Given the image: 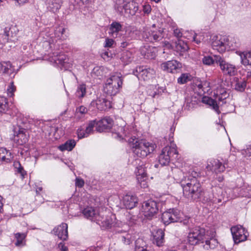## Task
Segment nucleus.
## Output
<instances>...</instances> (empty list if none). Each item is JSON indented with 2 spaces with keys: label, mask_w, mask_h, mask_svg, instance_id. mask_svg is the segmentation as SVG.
Segmentation results:
<instances>
[{
  "label": "nucleus",
  "mask_w": 251,
  "mask_h": 251,
  "mask_svg": "<svg viewBox=\"0 0 251 251\" xmlns=\"http://www.w3.org/2000/svg\"><path fill=\"white\" fill-rule=\"evenodd\" d=\"M134 155L137 157L144 158L153 152L156 146L155 144L145 140L133 139L130 145Z\"/></svg>",
  "instance_id": "nucleus-1"
},
{
  "label": "nucleus",
  "mask_w": 251,
  "mask_h": 251,
  "mask_svg": "<svg viewBox=\"0 0 251 251\" xmlns=\"http://www.w3.org/2000/svg\"><path fill=\"white\" fill-rule=\"evenodd\" d=\"M183 193L194 200L199 199L202 192L201 185L196 178L189 177L186 182L182 183Z\"/></svg>",
  "instance_id": "nucleus-2"
},
{
  "label": "nucleus",
  "mask_w": 251,
  "mask_h": 251,
  "mask_svg": "<svg viewBox=\"0 0 251 251\" xmlns=\"http://www.w3.org/2000/svg\"><path fill=\"white\" fill-rule=\"evenodd\" d=\"M122 85V76L120 74H117L107 79L103 87V91L107 95L114 96L120 91Z\"/></svg>",
  "instance_id": "nucleus-3"
},
{
  "label": "nucleus",
  "mask_w": 251,
  "mask_h": 251,
  "mask_svg": "<svg viewBox=\"0 0 251 251\" xmlns=\"http://www.w3.org/2000/svg\"><path fill=\"white\" fill-rule=\"evenodd\" d=\"M210 231H206L204 228L199 226L191 229L188 235L189 242L191 245H195L200 242L204 243V240L206 237H208Z\"/></svg>",
  "instance_id": "nucleus-4"
},
{
  "label": "nucleus",
  "mask_w": 251,
  "mask_h": 251,
  "mask_svg": "<svg viewBox=\"0 0 251 251\" xmlns=\"http://www.w3.org/2000/svg\"><path fill=\"white\" fill-rule=\"evenodd\" d=\"M135 4L133 1L116 0L115 8L122 15H133L138 9Z\"/></svg>",
  "instance_id": "nucleus-5"
},
{
  "label": "nucleus",
  "mask_w": 251,
  "mask_h": 251,
  "mask_svg": "<svg viewBox=\"0 0 251 251\" xmlns=\"http://www.w3.org/2000/svg\"><path fill=\"white\" fill-rule=\"evenodd\" d=\"M215 62L219 64L221 70L224 75L233 76L236 74V67L225 60L220 56L215 55Z\"/></svg>",
  "instance_id": "nucleus-6"
},
{
  "label": "nucleus",
  "mask_w": 251,
  "mask_h": 251,
  "mask_svg": "<svg viewBox=\"0 0 251 251\" xmlns=\"http://www.w3.org/2000/svg\"><path fill=\"white\" fill-rule=\"evenodd\" d=\"M158 206L155 201L149 200L142 204V212L145 217L151 219L157 213Z\"/></svg>",
  "instance_id": "nucleus-7"
},
{
  "label": "nucleus",
  "mask_w": 251,
  "mask_h": 251,
  "mask_svg": "<svg viewBox=\"0 0 251 251\" xmlns=\"http://www.w3.org/2000/svg\"><path fill=\"white\" fill-rule=\"evenodd\" d=\"M161 219L165 225L178 221L182 222L180 217V212L175 209H170L163 213Z\"/></svg>",
  "instance_id": "nucleus-8"
},
{
  "label": "nucleus",
  "mask_w": 251,
  "mask_h": 251,
  "mask_svg": "<svg viewBox=\"0 0 251 251\" xmlns=\"http://www.w3.org/2000/svg\"><path fill=\"white\" fill-rule=\"evenodd\" d=\"M177 154V151L176 149L166 146L163 149L159 156V162L162 165H167L170 162L171 157Z\"/></svg>",
  "instance_id": "nucleus-9"
},
{
  "label": "nucleus",
  "mask_w": 251,
  "mask_h": 251,
  "mask_svg": "<svg viewBox=\"0 0 251 251\" xmlns=\"http://www.w3.org/2000/svg\"><path fill=\"white\" fill-rule=\"evenodd\" d=\"M231 232L235 243H239L247 239L248 233L241 226H236L231 228Z\"/></svg>",
  "instance_id": "nucleus-10"
},
{
  "label": "nucleus",
  "mask_w": 251,
  "mask_h": 251,
  "mask_svg": "<svg viewBox=\"0 0 251 251\" xmlns=\"http://www.w3.org/2000/svg\"><path fill=\"white\" fill-rule=\"evenodd\" d=\"M226 36L214 35L211 38V46L214 50L222 53L226 50Z\"/></svg>",
  "instance_id": "nucleus-11"
},
{
  "label": "nucleus",
  "mask_w": 251,
  "mask_h": 251,
  "mask_svg": "<svg viewBox=\"0 0 251 251\" xmlns=\"http://www.w3.org/2000/svg\"><path fill=\"white\" fill-rule=\"evenodd\" d=\"M14 135V141L19 145H24L28 141L29 135L25 129L15 128Z\"/></svg>",
  "instance_id": "nucleus-12"
},
{
  "label": "nucleus",
  "mask_w": 251,
  "mask_h": 251,
  "mask_svg": "<svg viewBox=\"0 0 251 251\" xmlns=\"http://www.w3.org/2000/svg\"><path fill=\"white\" fill-rule=\"evenodd\" d=\"M137 171L136 174L138 184H140L142 188H147L148 187V177L146 173V170L145 168L142 166L137 167Z\"/></svg>",
  "instance_id": "nucleus-13"
},
{
  "label": "nucleus",
  "mask_w": 251,
  "mask_h": 251,
  "mask_svg": "<svg viewBox=\"0 0 251 251\" xmlns=\"http://www.w3.org/2000/svg\"><path fill=\"white\" fill-rule=\"evenodd\" d=\"M136 72L138 73V78L144 80H148L153 77L155 75V71L154 69L150 68H144L143 67L141 66L136 68Z\"/></svg>",
  "instance_id": "nucleus-14"
},
{
  "label": "nucleus",
  "mask_w": 251,
  "mask_h": 251,
  "mask_svg": "<svg viewBox=\"0 0 251 251\" xmlns=\"http://www.w3.org/2000/svg\"><path fill=\"white\" fill-rule=\"evenodd\" d=\"M181 67V64L175 60L165 62L161 64V68L162 70L170 73H175Z\"/></svg>",
  "instance_id": "nucleus-15"
},
{
  "label": "nucleus",
  "mask_w": 251,
  "mask_h": 251,
  "mask_svg": "<svg viewBox=\"0 0 251 251\" xmlns=\"http://www.w3.org/2000/svg\"><path fill=\"white\" fill-rule=\"evenodd\" d=\"M83 213L85 217L90 220L96 221L99 224L100 220H101V214L99 213L98 211L92 207L85 208L83 211Z\"/></svg>",
  "instance_id": "nucleus-16"
},
{
  "label": "nucleus",
  "mask_w": 251,
  "mask_h": 251,
  "mask_svg": "<svg viewBox=\"0 0 251 251\" xmlns=\"http://www.w3.org/2000/svg\"><path fill=\"white\" fill-rule=\"evenodd\" d=\"M91 104L96 106L100 110H106L112 106L111 102L106 100L104 96H100L95 101H92Z\"/></svg>",
  "instance_id": "nucleus-17"
},
{
  "label": "nucleus",
  "mask_w": 251,
  "mask_h": 251,
  "mask_svg": "<svg viewBox=\"0 0 251 251\" xmlns=\"http://www.w3.org/2000/svg\"><path fill=\"white\" fill-rule=\"evenodd\" d=\"M113 125V120L109 117H105L97 122L96 130L99 132H103L106 129L110 128Z\"/></svg>",
  "instance_id": "nucleus-18"
},
{
  "label": "nucleus",
  "mask_w": 251,
  "mask_h": 251,
  "mask_svg": "<svg viewBox=\"0 0 251 251\" xmlns=\"http://www.w3.org/2000/svg\"><path fill=\"white\" fill-rule=\"evenodd\" d=\"M214 233L212 231H210L208 238H205L204 240V243L203 247L205 250H209L214 249L218 246V242L217 240L214 238Z\"/></svg>",
  "instance_id": "nucleus-19"
},
{
  "label": "nucleus",
  "mask_w": 251,
  "mask_h": 251,
  "mask_svg": "<svg viewBox=\"0 0 251 251\" xmlns=\"http://www.w3.org/2000/svg\"><path fill=\"white\" fill-rule=\"evenodd\" d=\"M53 231L60 239L65 240L68 238V225L66 223H62L55 227Z\"/></svg>",
  "instance_id": "nucleus-20"
},
{
  "label": "nucleus",
  "mask_w": 251,
  "mask_h": 251,
  "mask_svg": "<svg viewBox=\"0 0 251 251\" xmlns=\"http://www.w3.org/2000/svg\"><path fill=\"white\" fill-rule=\"evenodd\" d=\"M138 202V199L135 196L126 195L123 198V204L126 208H134Z\"/></svg>",
  "instance_id": "nucleus-21"
},
{
  "label": "nucleus",
  "mask_w": 251,
  "mask_h": 251,
  "mask_svg": "<svg viewBox=\"0 0 251 251\" xmlns=\"http://www.w3.org/2000/svg\"><path fill=\"white\" fill-rule=\"evenodd\" d=\"M153 241L157 246H161L164 242V231L161 229L154 230L152 232Z\"/></svg>",
  "instance_id": "nucleus-22"
},
{
  "label": "nucleus",
  "mask_w": 251,
  "mask_h": 251,
  "mask_svg": "<svg viewBox=\"0 0 251 251\" xmlns=\"http://www.w3.org/2000/svg\"><path fill=\"white\" fill-rule=\"evenodd\" d=\"M62 0H47V8L53 13H56L61 7Z\"/></svg>",
  "instance_id": "nucleus-23"
},
{
  "label": "nucleus",
  "mask_w": 251,
  "mask_h": 251,
  "mask_svg": "<svg viewBox=\"0 0 251 251\" xmlns=\"http://www.w3.org/2000/svg\"><path fill=\"white\" fill-rule=\"evenodd\" d=\"M13 159V156L9 151L3 148H0V159L6 162H10Z\"/></svg>",
  "instance_id": "nucleus-24"
},
{
  "label": "nucleus",
  "mask_w": 251,
  "mask_h": 251,
  "mask_svg": "<svg viewBox=\"0 0 251 251\" xmlns=\"http://www.w3.org/2000/svg\"><path fill=\"white\" fill-rule=\"evenodd\" d=\"M216 99L219 101V104L220 102L225 103L224 100L229 97V94L226 92L225 89L220 88L216 91Z\"/></svg>",
  "instance_id": "nucleus-25"
},
{
  "label": "nucleus",
  "mask_w": 251,
  "mask_h": 251,
  "mask_svg": "<svg viewBox=\"0 0 251 251\" xmlns=\"http://www.w3.org/2000/svg\"><path fill=\"white\" fill-rule=\"evenodd\" d=\"M241 63L244 66H251V52H240Z\"/></svg>",
  "instance_id": "nucleus-26"
},
{
  "label": "nucleus",
  "mask_w": 251,
  "mask_h": 251,
  "mask_svg": "<svg viewBox=\"0 0 251 251\" xmlns=\"http://www.w3.org/2000/svg\"><path fill=\"white\" fill-rule=\"evenodd\" d=\"M188 46L186 42L181 40H178L176 42L175 50L180 54L188 50Z\"/></svg>",
  "instance_id": "nucleus-27"
},
{
  "label": "nucleus",
  "mask_w": 251,
  "mask_h": 251,
  "mask_svg": "<svg viewBox=\"0 0 251 251\" xmlns=\"http://www.w3.org/2000/svg\"><path fill=\"white\" fill-rule=\"evenodd\" d=\"M26 234L25 233H17L15 234V238L16 242L15 243L16 246L18 247H23L25 245V237Z\"/></svg>",
  "instance_id": "nucleus-28"
},
{
  "label": "nucleus",
  "mask_w": 251,
  "mask_h": 251,
  "mask_svg": "<svg viewBox=\"0 0 251 251\" xmlns=\"http://www.w3.org/2000/svg\"><path fill=\"white\" fill-rule=\"evenodd\" d=\"M122 25L118 22H113L110 26L109 33L112 36L117 35V33L121 30Z\"/></svg>",
  "instance_id": "nucleus-29"
},
{
  "label": "nucleus",
  "mask_w": 251,
  "mask_h": 251,
  "mask_svg": "<svg viewBox=\"0 0 251 251\" xmlns=\"http://www.w3.org/2000/svg\"><path fill=\"white\" fill-rule=\"evenodd\" d=\"M154 49L150 46H144L141 48V53L148 58H153L155 57Z\"/></svg>",
  "instance_id": "nucleus-30"
},
{
  "label": "nucleus",
  "mask_w": 251,
  "mask_h": 251,
  "mask_svg": "<svg viewBox=\"0 0 251 251\" xmlns=\"http://www.w3.org/2000/svg\"><path fill=\"white\" fill-rule=\"evenodd\" d=\"M75 142L74 140L67 141L65 144L58 147L59 149L61 151H71L75 146Z\"/></svg>",
  "instance_id": "nucleus-31"
},
{
  "label": "nucleus",
  "mask_w": 251,
  "mask_h": 251,
  "mask_svg": "<svg viewBox=\"0 0 251 251\" xmlns=\"http://www.w3.org/2000/svg\"><path fill=\"white\" fill-rule=\"evenodd\" d=\"M149 35L150 36L146 35V38L151 41L152 40L154 41H159L161 40L163 37V32L161 30H159L156 31L151 30V33L150 34L149 33Z\"/></svg>",
  "instance_id": "nucleus-32"
},
{
  "label": "nucleus",
  "mask_w": 251,
  "mask_h": 251,
  "mask_svg": "<svg viewBox=\"0 0 251 251\" xmlns=\"http://www.w3.org/2000/svg\"><path fill=\"white\" fill-rule=\"evenodd\" d=\"M101 220H100V225L105 228L109 227L113 223V219L110 216L104 217V214H101Z\"/></svg>",
  "instance_id": "nucleus-33"
},
{
  "label": "nucleus",
  "mask_w": 251,
  "mask_h": 251,
  "mask_svg": "<svg viewBox=\"0 0 251 251\" xmlns=\"http://www.w3.org/2000/svg\"><path fill=\"white\" fill-rule=\"evenodd\" d=\"M226 50L228 48L229 49H234L238 45V40L232 37H226V41L225 43Z\"/></svg>",
  "instance_id": "nucleus-34"
},
{
  "label": "nucleus",
  "mask_w": 251,
  "mask_h": 251,
  "mask_svg": "<svg viewBox=\"0 0 251 251\" xmlns=\"http://www.w3.org/2000/svg\"><path fill=\"white\" fill-rule=\"evenodd\" d=\"M8 108L7 99L4 97H0V113H5Z\"/></svg>",
  "instance_id": "nucleus-35"
},
{
  "label": "nucleus",
  "mask_w": 251,
  "mask_h": 251,
  "mask_svg": "<svg viewBox=\"0 0 251 251\" xmlns=\"http://www.w3.org/2000/svg\"><path fill=\"white\" fill-rule=\"evenodd\" d=\"M191 79V75L188 73L182 74L177 78V82L180 84H183L190 81Z\"/></svg>",
  "instance_id": "nucleus-36"
},
{
  "label": "nucleus",
  "mask_w": 251,
  "mask_h": 251,
  "mask_svg": "<svg viewBox=\"0 0 251 251\" xmlns=\"http://www.w3.org/2000/svg\"><path fill=\"white\" fill-rule=\"evenodd\" d=\"M87 111L88 110L86 107L84 106H80L76 108L75 116L77 119H79L86 114Z\"/></svg>",
  "instance_id": "nucleus-37"
},
{
  "label": "nucleus",
  "mask_w": 251,
  "mask_h": 251,
  "mask_svg": "<svg viewBox=\"0 0 251 251\" xmlns=\"http://www.w3.org/2000/svg\"><path fill=\"white\" fill-rule=\"evenodd\" d=\"M247 86L246 82L244 80H237L235 84L234 88L236 90L243 92L245 90Z\"/></svg>",
  "instance_id": "nucleus-38"
},
{
  "label": "nucleus",
  "mask_w": 251,
  "mask_h": 251,
  "mask_svg": "<svg viewBox=\"0 0 251 251\" xmlns=\"http://www.w3.org/2000/svg\"><path fill=\"white\" fill-rule=\"evenodd\" d=\"M214 164L213 165V170L217 173H221L225 171V165H223L219 160L214 161Z\"/></svg>",
  "instance_id": "nucleus-39"
},
{
  "label": "nucleus",
  "mask_w": 251,
  "mask_h": 251,
  "mask_svg": "<svg viewBox=\"0 0 251 251\" xmlns=\"http://www.w3.org/2000/svg\"><path fill=\"white\" fill-rule=\"evenodd\" d=\"M131 53L128 51H126L122 53L121 59L124 62L127 63L131 61Z\"/></svg>",
  "instance_id": "nucleus-40"
},
{
  "label": "nucleus",
  "mask_w": 251,
  "mask_h": 251,
  "mask_svg": "<svg viewBox=\"0 0 251 251\" xmlns=\"http://www.w3.org/2000/svg\"><path fill=\"white\" fill-rule=\"evenodd\" d=\"M15 168L16 169V171L19 173L21 174V176L24 177L25 174L23 168L22 167L21 164L18 161H15L13 164Z\"/></svg>",
  "instance_id": "nucleus-41"
},
{
  "label": "nucleus",
  "mask_w": 251,
  "mask_h": 251,
  "mask_svg": "<svg viewBox=\"0 0 251 251\" xmlns=\"http://www.w3.org/2000/svg\"><path fill=\"white\" fill-rule=\"evenodd\" d=\"M95 126H97V122L95 120L91 121L89 123L88 126L85 129L86 132L88 135L93 132Z\"/></svg>",
  "instance_id": "nucleus-42"
},
{
  "label": "nucleus",
  "mask_w": 251,
  "mask_h": 251,
  "mask_svg": "<svg viewBox=\"0 0 251 251\" xmlns=\"http://www.w3.org/2000/svg\"><path fill=\"white\" fill-rule=\"evenodd\" d=\"M207 103L212 106L213 108L218 113H219V107L217 102L211 98L207 99Z\"/></svg>",
  "instance_id": "nucleus-43"
},
{
  "label": "nucleus",
  "mask_w": 251,
  "mask_h": 251,
  "mask_svg": "<svg viewBox=\"0 0 251 251\" xmlns=\"http://www.w3.org/2000/svg\"><path fill=\"white\" fill-rule=\"evenodd\" d=\"M86 92V87L84 84H81L79 86L77 90V95L79 97H83Z\"/></svg>",
  "instance_id": "nucleus-44"
},
{
  "label": "nucleus",
  "mask_w": 251,
  "mask_h": 251,
  "mask_svg": "<svg viewBox=\"0 0 251 251\" xmlns=\"http://www.w3.org/2000/svg\"><path fill=\"white\" fill-rule=\"evenodd\" d=\"M202 62L206 65H212L215 62V59L214 60L212 57L209 56H204L202 58Z\"/></svg>",
  "instance_id": "nucleus-45"
},
{
  "label": "nucleus",
  "mask_w": 251,
  "mask_h": 251,
  "mask_svg": "<svg viewBox=\"0 0 251 251\" xmlns=\"http://www.w3.org/2000/svg\"><path fill=\"white\" fill-rule=\"evenodd\" d=\"M115 44V41L112 39L106 38L104 47L105 48H112Z\"/></svg>",
  "instance_id": "nucleus-46"
},
{
  "label": "nucleus",
  "mask_w": 251,
  "mask_h": 251,
  "mask_svg": "<svg viewBox=\"0 0 251 251\" xmlns=\"http://www.w3.org/2000/svg\"><path fill=\"white\" fill-rule=\"evenodd\" d=\"M16 90V87L14 85L13 82H11L7 89V93L9 96L12 97L14 95V92Z\"/></svg>",
  "instance_id": "nucleus-47"
},
{
  "label": "nucleus",
  "mask_w": 251,
  "mask_h": 251,
  "mask_svg": "<svg viewBox=\"0 0 251 251\" xmlns=\"http://www.w3.org/2000/svg\"><path fill=\"white\" fill-rule=\"evenodd\" d=\"M77 135L79 138H82L87 137L89 135L86 132V129L84 130L82 128H79L77 130Z\"/></svg>",
  "instance_id": "nucleus-48"
},
{
  "label": "nucleus",
  "mask_w": 251,
  "mask_h": 251,
  "mask_svg": "<svg viewBox=\"0 0 251 251\" xmlns=\"http://www.w3.org/2000/svg\"><path fill=\"white\" fill-rule=\"evenodd\" d=\"M125 129L123 127H120L118 130V133L114 134L115 138H118L119 139H123V135L124 134Z\"/></svg>",
  "instance_id": "nucleus-49"
},
{
  "label": "nucleus",
  "mask_w": 251,
  "mask_h": 251,
  "mask_svg": "<svg viewBox=\"0 0 251 251\" xmlns=\"http://www.w3.org/2000/svg\"><path fill=\"white\" fill-rule=\"evenodd\" d=\"M143 12H144V13L149 14V13H151V5L149 4H145L143 6Z\"/></svg>",
  "instance_id": "nucleus-50"
},
{
  "label": "nucleus",
  "mask_w": 251,
  "mask_h": 251,
  "mask_svg": "<svg viewBox=\"0 0 251 251\" xmlns=\"http://www.w3.org/2000/svg\"><path fill=\"white\" fill-rule=\"evenodd\" d=\"M84 184V180L80 178H76L75 179V185L78 187H82Z\"/></svg>",
  "instance_id": "nucleus-51"
},
{
  "label": "nucleus",
  "mask_w": 251,
  "mask_h": 251,
  "mask_svg": "<svg viewBox=\"0 0 251 251\" xmlns=\"http://www.w3.org/2000/svg\"><path fill=\"white\" fill-rule=\"evenodd\" d=\"M64 60H65V56L64 55L62 54V55H59V57L57 59V60L55 59L54 61L56 63H59V64H62L64 62Z\"/></svg>",
  "instance_id": "nucleus-52"
},
{
  "label": "nucleus",
  "mask_w": 251,
  "mask_h": 251,
  "mask_svg": "<svg viewBox=\"0 0 251 251\" xmlns=\"http://www.w3.org/2000/svg\"><path fill=\"white\" fill-rule=\"evenodd\" d=\"M190 173L192 176L191 178H196L197 179V177L200 176V174L194 170H192Z\"/></svg>",
  "instance_id": "nucleus-53"
},
{
  "label": "nucleus",
  "mask_w": 251,
  "mask_h": 251,
  "mask_svg": "<svg viewBox=\"0 0 251 251\" xmlns=\"http://www.w3.org/2000/svg\"><path fill=\"white\" fill-rule=\"evenodd\" d=\"M58 248L61 251H68L67 247L66 246H65V245L62 243H60L58 244Z\"/></svg>",
  "instance_id": "nucleus-54"
},
{
  "label": "nucleus",
  "mask_w": 251,
  "mask_h": 251,
  "mask_svg": "<svg viewBox=\"0 0 251 251\" xmlns=\"http://www.w3.org/2000/svg\"><path fill=\"white\" fill-rule=\"evenodd\" d=\"M174 34L177 37H180L182 36V33L180 30L178 29H176L174 30Z\"/></svg>",
  "instance_id": "nucleus-55"
},
{
  "label": "nucleus",
  "mask_w": 251,
  "mask_h": 251,
  "mask_svg": "<svg viewBox=\"0 0 251 251\" xmlns=\"http://www.w3.org/2000/svg\"><path fill=\"white\" fill-rule=\"evenodd\" d=\"M101 56L104 59L108 58L110 56L109 55V52L108 51H105L101 54Z\"/></svg>",
  "instance_id": "nucleus-56"
},
{
  "label": "nucleus",
  "mask_w": 251,
  "mask_h": 251,
  "mask_svg": "<svg viewBox=\"0 0 251 251\" xmlns=\"http://www.w3.org/2000/svg\"><path fill=\"white\" fill-rule=\"evenodd\" d=\"M135 251H147V250L143 247H139L138 248H136Z\"/></svg>",
  "instance_id": "nucleus-57"
},
{
  "label": "nucleus",
  "mask_w": 251,
  "mask_h": 251,
  "mask_svg": "<svg viewBox=\"0 0 251 251\" xmlns=\"http://www.w3.org/2000/svg\"><path fill=\"white\" fill-rule=\"evenodd\" d=\"M247 191L248 193V195L247 196L249 197H251V187H249V188H247Z\"/></svg>",
  "instance_id": "nucleus-58"
},
{
  "label": "nucleus",
  "mask_w": 251,
  "mask_h": 251,
  "mask_svg": "<svg viewBox=\"0 0 251 251\" xmlns=\"http://www.w3.org/2000/svg\"><path fill=\"white\" fill-rule=\"evenodd\" d=\"M194 41L196 42L197 44H199L201 43L200 39H197V36H195L193 38Z\"/></svg>",
  "instance_id": "nucleus-59"
},
{
  "label": "nucleus",
  "mask_w": 251,
  "mask_h": 251,
  "mask_svg": "<svg viewBox=\"0 0 251 251\" xmlns=\"http://www.w3.org/2000/svg\"><path fill=\"white\" fill-rule=\"evenodd\" d=\"M128 45V43L126 42H123L121 43V47L123 48L126 47Z\"/></svg>",
  "instance_id": "nucleus-60"
},
{
  "label": "nucleus",
  "mask_w": 251,
  "mask_h": 251,
  "mask_svg": "<svg viewBox=\"0 0 251 251\" xmlns=\"http://www.w3.org/2000/svg\"><path fill=\"white\" fill-rule=\"evenodd\" d=\"M5 64L7 65V69H8V67H9L10 68L11 67V63L10 62H5Z\"/></svg>",
  "instance_id": "nucleus-61"
},
{
  "label": "nucleus",
  "mask_w": 251,
  "mask_h": 251,
  "mask_svg": "<svg viewBox=\"0 0 251 251\" xmlns=\"http://www.w3.org/2000/svg\"><path fill=\"white\" fill-rule=\"evenodd\" d=\"M247 150L249 153H251V145L249 146V148H248Z\"/></svg>",
  "instance_id": "nucleus-62"
},
{
  "label": "nucleus",
  "mask_w": 251,
  "mask_h": 251,
  "mask_svg": "<svg viewBox=\"0 0 251 251\" xmlns=\"http://www.w3.org/2000/svg\"><path fill=\"white\" fill-rule=\"evenodd\" d=\"M2 206H3V204H2V202L0 201V212L1 211V209L2 208Z\"/></svg>",
  "instance_id": "nucleus-63"
},
{
  "label": "nucleus",
  "mask_w": 251,
  "mask_h": 251,
  "mask_svg": "<svg viewBox=\"0 0 251 251\" xmlns=\"http://www.w3.org/2000/svg\"><path fill=\"white\" fill-rule=\"evenodd\" d=\"M188 223H189V220H184V222H183L184 224H185V225L188 224Z\"/></svg>",
  "instance_id": "nucleus-64"
}]
</instances>
